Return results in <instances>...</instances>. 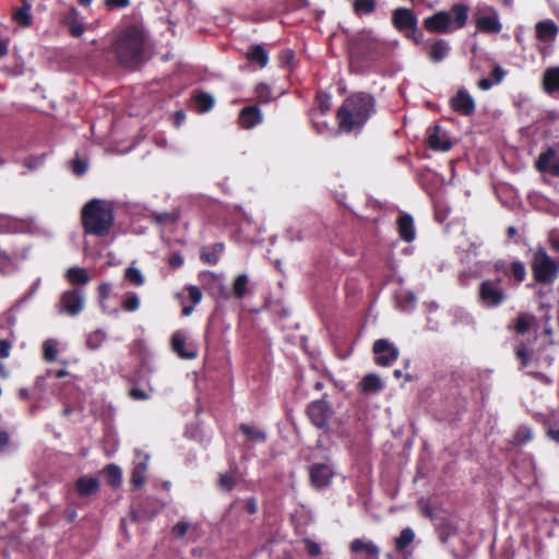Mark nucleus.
Segmentation results:
<instances>
[{
  "label": "nucleus",
  "mask_w": 559,
  "mask_h": 559,
  "mask_svg": "<svg viewBox=\"0 0 559 559\" xmlns=\"http://www.w3.org/2000/svg\"><path fill=\"white\" fill-rule=\"evenodd\" d=\"M147 45V32L142 23L135 22L118 29L111 47L120 66L136 69L144 61Z\"/></svg>",
  "instance_id": "1"
},
{
  "label": "nucleus",
  "mask_w": 559,
  "mask_h": 559,
  "mask_svg": "<svg viewBox=\"0 0 559 559\" xmlns=\"http://www.w3.org/2000/svg\"><path fill=\"white\" fill-rule=\"evenodd\" d=\"M376 100L368 93H356L344 99L336 112L338 129L343 132L359 131L374 112Z\"/></svg>",
  "instance_id": "2"
},
{
  "label": "nucleus",
  "mask_w": 559,
  "mask_h": 559,
  "mask_svg": "<svg viewBox=\"0 0 559 559\" xmlns=\"http://www.w3.org/2000/svg\"><path fill=\"white\" fill-rule=\"evenodd\" d=\"M81 222L85 234L96 237H106L110 234L115 224L112 203L93 199L82 209Z\"/></svg>",
  "instance_id": "3"
},
{
  "label": "nucleus",
  "mask_w": 559,
  "mask_h": 559,
  "mask_svg": "<svg viewBox=\"0 0 559 559\" xmlns=\"http://www.w3.org/2000/svg\"><path fill=\"white\" fill-rule=\"evenodd\" d=\"M469 8L466 3H454L449 11H438L423 21L424 28L433 34H448L466 25Z\"/></svg>",
  "instance_id": "4"
},
{
  "label": "nucleus",
  "mask_w": 559,
  "mask_h": 559,
  "mask_svg": "<svg viewBox=\"0 0 559 559\" xmlns=\"http://www.w3.org/2000/svg\"><path fill=\"white\" fill-rule=\"evenodd\" d=\"M348 51L350 58L357 62L374 61L384 55L385 44L370 32H362L348 39Z\"/></svg>",
  "instance_id": "5"
},
{
  "label": "nucleus",
  "mask_w": 559,
  "mask_h": 559,
  "mask_svg": "<svg viewBox=\"0 0 559 559\" xmlns=\"http://www.w3.org/2000/svg\"><path fill=\"white\" fill-rule=\"evenodd\" d=\"M391 23L393 27L414 44L424 40V33L418 27V17L412 9L400 7L392 11Z\"/></svg>",
  "instance_id": "6"
},
{
  "label": "nucleus",
  "mask_w": 559,
  "mask_h": 559,
  "mask_svg": "<svg viewBox=\"0 0 559 559\" xmlns=\"http://www.w3.org/2000/svg\"><path fill=\"white\" fill-rule=\"evenodd\" d=\"M532 271L536 282L551 284L559 275V264L539 247L533 255Z\"/></svg>",
  "instance_id": "7"
},
{
  "label": "nucleus",
  "mask_w": 559,
  "mask_h": 559,
  "mask_svg": "<svg viewBox=\"0 0 559 559\" xmlns=\"http://www.w3.org/2000/svg\"><path fill=\"white\" fill-rule=\"evenodd\" d=\"M325 397L326 394H323L322 399L310 402L306 407V415L317 429L330 435L332 432L330 420L334 415V409Z\"/></svg>",
  "instance_id": "8"
},
{
  "label": "nucleus",
  "mask_w": 559,
  "mask_h": 559,
  "mask_svg": "<svg viewBox=\"0 0 559 559\" xmlns=\"http://www.w3.org/2000/svg\"><path fill=\"white\" fill-rule=\"evenodd\" d=\"M478 299L486 308L501 306L507 299V294L502 287V278H487L483 281L478 286Z\"/></svg>",
  "instance_id": "9"
},
{
  "label": "nucleus",
  "mask_w": 559,
  "mask_h": 559,
  "mask_svg": "<svg viewBox=\"0 0 559 559\" xmlns=\"http://www.w3.org/2000/svg\"><path fill=\"white\" fill-rule=\"evenodd\" d=\"M85 306V293L83 288L72 287L62 293L56 305L60 313L69 317L80 314Z\"/></svg>",
  "instance_id": "10"
},
{
  "label": "nucleus",
  "mask_w": 559,
  "mask_h": 559,
  "mask_svg": "<svg viewBox=\"0 0 559 559\" xmlns=\"http://www.w3.org/2000/svg\"><path fill=\"white\" fill-rule=\"evenodd\" d=\"M130 383L132 386L130 388L128 394L132 400L145 401L150 399L153 389L150 383V372L147 370H138L135 374L130 379Z\"/></svg>",
  "instance_id": "11"
},
{
  "label": "nucleus",
  "mask_w": 559,
  "mask_h": 559,
  "mask_svg": "<svg viewBox=\"0 0 559 559\" xmlns=\"http://www.w3.org/2000/svg\"><path fill=\"white\" fill-rule=\"evenodd\" d=\"M372 352L374 354V362L381 367L392 365L400 355L399 348L385 338L377 340L373 343Z\"/></svg>",
  "instance_id": "12"
},
{
  "label": "nucleus",
  "mask_w": 559,
  "mask_h": 559,
  "mask_svg": "<svg viewBox=\"0 0 559 559\" xmlns=\"http://www.w3.org/2000/svg\"><path fill=\"white\" fill-rule=\"evenodd\" d=\"M334 476L332 467L324 463H314L309 467L310 484L313 488L321 490L326 488Z\"/></svg>",
  "instance_id": "13"
},
{
  "label": "nucleus",
  "mask_w": 559,
  "mask_h": 559,
  "mask_svg": "<svg viewBox=\"0 0 559 559\" xmlns=\"http://www.w3.org/2000/svg\"><path fill=\"white\" fill-rule=\"evenodd\" d=\"M450 107L461 116L469 117L475 114L476 105L474 98L467 91L461 88L450 99Z\"/></svg>",
  "instance_id": "14"
},
{
  "label": "nucleus",
  "mask_w": 559,
  "mask_h": 559,
  "mask_svg": "<svg viewBox=\"0 0 559 559\" xmlns=\"http://www.w3.org/2000/svg\"><path fill=\"white\" fill-rule=\"evenodd\" d=\"M427 144L432 151L448 152L452 147V142L439 124L427 129Z\"/></svg>",
  "instance_id": "15"
},
{
  "label": "nucleus",
  "mask_w": 559,
  "mask_h": 559,
  "mask_svg": "<svg viewBox=\"0 0 559 559\" xmlns=\"http://www.w3.org/2000/svg\"><path fill=\"white\" fill-rule=\"evenodd\" d=\"M170 346L173 352L181 359H194L198 356L197 348L191 344H187L186 334L180 330L171 335Z\"/></svg>",
  "instance_id": "16"
},
{
  "label": "nucleus",
  "mask_w": 559,
  "mask_h": 559,
  "mask_svg": "<svg viewBox=\"0 0 559 559\" xmlns=\"http://www.w3.org/2000/svg\"><path fill=\"white\" fill-rule=\"evenodd\" d=\"M349 551L355 556L356 559L365 557V559H379L380 549L371 540H365L362 538H355L349 544Z\"/></svg>",
  "instance_id": "17"
},
{
  "label": "nucleus",
  "mask_w": 559,
  "mask_h": 559,
  "mask_svg": "<svg viewBox=\"0 0 559 559\" xmlns=\"http://www.w3.org/2000/svg\"><path fill=\"white\" fill-rule=\"evenodd\" d=\"M263 120L259 105H250L243 107L239 111L238 123L242 129H252L260 124Z\"/></svg>",
  "instance_id": "18"
},
{
  "label": "nucleus",
  "mask_w": 559,
  "mask_h": 559,
  "mask_svg": "<svg viewBox=\"0 0 559 559\" xmlns=\"http://www.w3.org/2000/svg\"><path fill=\"white\" fill-rule=\"evenodd\" d=\"M60 22L75 38L81 37L85 31L84 24L80 21V13L73 7L62 14Z\"/></svg>",
  "instance_id": "19"
},
{
  "label": "nucleus",
  "mask_w": 559,
  "mask_h": 559,
  "mask_svg": "<svg viewBox=\"0 0 559 559\" xmlns=\"http://www.w3.org/2000/svg\"><path fill=\"white\" fill-rule=\"evenodd\" d=\"M533 328H538V319L530 312H520L512 324L508 326L509 330H513L518 335H525Z\"/></svg>",
  "instance_id": "20"
},
{
  "label": "nucleus",
  "mask_w": 559,
  "mask_h": 559,
  "mask_svg": "<svg viewBox=\"0 0 559 559\" xmlns=\"http://www.w3.org/2000/svg\"><path fill=\"white\" fill-rule=\"evenodd\" d=\"M556 156V150L548 147L545 152L540 153L535 167L540 173H549L555 177H559V162H552L551 159Z\"/></svg>",
  "instance_id": "21"
},
{
  "label": "nucleus",
  "mask_w": 559,
  "mask_h": 559,
  "mask_svg": "<svg viewBox=\"0 0 559 559\" xmlns=\"http://www.w3.org/2000/svg\"><path fill=\"white\" fill-rule=\"evenodd\" d=\"M450 50H451V47H450L448 40H445L443 38H436L427 47V55L431 62L438 63L448 57Z\"/></svg>",
  "instance_id": "22"
},
{
  "label": "nucleus",
  "mask_w": 559,
  "mask_h": 559,
  "mask_svg": "<svg viewBox=\"0 0 559 559\" xmlns=\"http://www.w3.org/2000/svg\"><path fill=\"white\" fill-rule=\"evenodd\" d=\"M399 236L405 242H412L416 238V230L412 215L403 213L397 217Z\"/></svg>",
  "instance_id": "23"
},
{
  "label": "nucleus",
  "mask_w": 559,
  "mask_h": 559,
  "mask_svg": "<svg viewBox=\"0 0 559 559\" xmlns=\"http://www.w3.org/2000/svg\"><path fill=\"white\" fill-rule=\"evenodd\" d=\"M66 280L73 286H84L91 282V276L86 269L71 266L64 274Z\"/></svg>",
  "instance_id": "24"
},
{
  "label": "nucleus",
  "mask_w": 559,
  "mask_h": 559,
  "mask_svg": "<svg viewBox=\"0 0 559 559\" xmlns=\"http://www.w3.org/2000/svg\"><path fill=\"white\" fill-rule=\"evenodd\" d=\"M224 249L225 245L223 242H216L211 248L202 247L200 252L201 262L207 265H216Z\"/></svg>",
  "instance_id": "25"
},
{
  "label": "nucleus",
  "mask_w": 559,
  "mask_h": 559,
  "mask_svg": "<svg viewBox=\"0 0 559 559\" xmlns=\"http://www.w3.org/2000/svg\"><path fill=\"white\" fill-rule=\"evenodd\" d=\"M75 488L80 497H90L98 491L99 481L95 477H80L75 481Z\"/></svg>",
  "instance_id": "26"
},
{
  "label": "nucleus",
  "mask_w": 559,
  "mask_h": 559,
  "mask_svg": "<svg viewBox=\"0 0 559 559\" xmlns=\"http://www.w3.org/2000/svg\"><path fill=\"white\" fill-rule=\"evenodd\" d=\"M476 27L481 33L498 34L502 25L496 15H484L476 20Z\"/></svg>",
  "instance_id": "27"
},
{
  "label": "nucleus",
  "mask_w": 559,
  "mask_h": 559,
  "mask_svg": "<svg viewBox=\"0 0 559 559\" xmlns=\"http://www.w3.org/2000/svg\"><path fill=\"white\" fill-rule=\"evenodd\" d=\"M246 57L250 62L259 64L260 68H265L269 63V53L262 45L250 46Z\"/></svg>",
  "instance_id": "28"
},
{
  "label": "nucleus",
  "mask_w": 559,
  "mask_h": 559,
  "mask_svg": "<svg viewBox=\"0 0 559 559\" xmlns=\"http://www.w3.org/2000/svg\"><path fill=\"white\" fill-rule=\"evenodd\" d=\"M22 1L23 5L14 10L12 17L22 27H28L33 23L32 5L26 0Z\"/></svg>",
  "instance_id": "29"
},
{
  "label": "nucleus",
  "mask_w": 559,
  "mask_h": 559,
  "mask_svg": "<svg viewBox=\"0 0 559 559\" xmlns=\"http://www.w3.org/2000/svg\"><path fill=\"white\" fill-rule=\"evenodd\" d=\"M383 390V383L381 379L374 374H366L360 382V391L365 394L378 393Z\"/></svg>",
  "instance_id": "30"
},
{
  "label": "nucleus",
  "mask_w": 559,
  "mask_h": 559,
  "mask_svg": "<svg viewBox=\"0 0 559 559\" xmlns=\"http://www.w3.org/2000/svg\"><path fill=\"white\" fill-rule=\"evenodd\" d=\"M535 28L539 40L554 39L558 34V26L552 21L538 22Z\"/></svg>",
  "instance_id": "31"
},
{
  "label": "nucleus",
  "mask_w": 559,
  "mask_h": 559,
  "mask_svg": "<svg viewBox=\"0 0 559 559\" xmlns=\"http://www.w3.org/2000/svg\"><path fill=\"white\" fill-rule=\"evenodd\" d=\"M513 349L515 358L520 362V368H526L533 359L534 350L530 348L523 341H520L518 344H515Z\"/></svg>",
  "instance_id": "32"
},
{
  "label": "nucleus",
  "mask_w": 559,
  "mask_h": 559,
  "mask_svg": "<svg viewBox=\"0 0 559 559\" xmlns=\"http://www.w3.org/2000/svg\"><path fill=\"white\" fill-rule=\"evenodd\" d=\"M192 100L197 110L201 114L210 111L215 104L213 96L202 91L195 92L192 96Z\"/></svg>",
  "instance_id": "33"
},
{
  "label": "nucleus",
  "mask_w": 559,
  "mask_h": 559,
  "mask_svg": "<svg viewBox=\"0 0 559 559\" xmlns=\"http://www.w3.org/2000/svg\"><path fill=\"white\" fill-rule=\"evenodd\" d=\"M544 88L547 93L559 91V67L546 70L543 78Z\"/></svg>",
  "instance_id": "34"
},
{
  "label": "nucleus",
  "mask_w": 559,
  "mask_h": 559,
  "mask_svg": "<svg viewBox=\"0 0 559 559\" xmlns=\"http://www.w3.org/2000/svg\"><path fill=\"white\" fill-rule=\"evenodd\" d=\"M239 430L249 441L259 443H263L266 441V433L254 426H250L248 424H240Z\"/></svg>",
  "instance_id": "35"
},
{
  "label": "nucleus",
  "mask_w": 559,
  "mask_h": 559,
  "mask_svg": "<svg viewBox=\"0 0 559 559\" xmlns=\"http://www.w3.org/2000/svg\"><path fill=\"white\" fill-rule=\"evenodd\" d=\"M147 460V457L145 459ZM146 469H147V463L146 461L144 462H140L139 464L135 465V467L133 468L132 473H131V479H130V483L131 485L135 488V489H139L141 488L144 484H145V474H146Z\"/></svg>",
  "instance_id": "36"
},
{
  "label": "nucleus",
  "mask_w": 559,
  "mask_h": 559,
  "mask_svg": "<svg viewBox=\"0 0 559 559\" xmlns=\"http://www.w3.org/2000/svg\"><path fill=\"white\" fill-rule=\"evenodd\" d=\"M377 9V0H354L353 11L357 16L370 15Z\"/></svg>",
  "instance_id": "37"
},
{
  "label": "nucleus",
  "mask_w": 559,
  "mask_h": 559,
  "mask_svg": "<svg viewBox=\"0 0 559 559\" xmlns=\"http://www.w3.org/2000/svg\"><path fill=\"white\" fill-rule=\"evenodd\" d=\"M236 471L237 468L229 473L219 474L217 479V487L224 491H233L237 486Z\"/></svg>",
  "instance_id": "38"
},
{
  "label": "nucleus",
  "mask_w": 559,
  "mask_h": 559,
  "mask_svg": "<svg viewBox=\"0 0 559 559\" xmlns=\"http://www.w3.org/2000/svg\"><path fill=\"white\" fill-rule=\"evenodd\" d=\"M414 538L415 533L411 527L403 528L399 537L395 538V549L402 552L414 542Z\"/></svg>",
  "instance_id": "39"
},
{
  "label": "nucleus",
  "mask_w": 559,
  "mask_h": 559,
  "mask_svg": "<svg viewBox=\"0 0 559 559\" xmlns=\"http://www.w3.org/2000/svg\"><path fill=\"white\" fill-rule=\"evenodd\" d=\"M104 472L106 475L107 484L109 486H111V487L120 486L122 473H121V469L117 465L109 464L105 467Z\"/></svg>",
  "instance_id": "40"
},
{
  "label": "nucleus",
  "mask_w": 559,
  "mask_h": 559,
  "mask_svg": "<svg viewBox=\"0 0 559 559\" xmlns=\"http://www.w3.org/2000/svg\"><path fill=\"white\" fill-rule=\"evenodd\" d=\"M509 278H513L515 284H521L526 277V269L523 262L513 261L510 263Z\"/></svg>",
  "instance_id": "41"
},
{
  "label": "nucleus",
  "mask_w": 559,
  "mask_h": 559,
  "mask_svg": "<svg viewBox=\"0 0 559 559\" xmlns=\"http://www.w3.org/2000/svg\"><path fill=\"white\" fill-rule=\"evenodd\" d=\"M111 284L107 282L100 283L97 287V300L103 312H108L106 304L111 294Z\"/></svg>",
  "instance_id": "42"
},
{
  "label": "nucleus",
  "mask_w": 559,
  "mask_h": 559,
  "mask_svg": "<svg viewBox=\"0 0 559 559\" xmlns=\"http://www.w3.org/2000/svg\"><path fill=\"white\" fill-rule=\"evenodd\" d=\"M58 356V342L49 338L43 344V357L47 362H53Z\"/></svg>",
  "instance_id": "43"
},
{
  "label": "nucleus",
  "mask_w": 559,
  "mask_h": 559,
  "mask_svg": "<svg viewBox=\"0 0 559 559\" xmlns=\"http://www.w3.org/2000/svg\"><path fill=\"white\" fill-rule=\"evenodd\" d=\"M107 335L103 330H95L87 335L86 346L92 350L98 349L104 344Z\"/></svg>",
  "instance_id": "44"
},
{
  "label": "nucleus",
  "mask_w": 559,
  "mask_h": 559,
  "mask_svg": "<svg viewBox=\"0 0 559 559\" xmlns=\"http://www.w3.org/2000/svg\"><path fill=\"white\" fill-rule=\"evenodd\" d=\"M248 276L246 274H239L233 283V293L237 299H242L247 293Z\"/></svg>",
  "instance_id": "45"
},
{
  "label": "nucleus",
  "mask_w": 559,
  "mask_h": 559,
  "mask_svg": "<svg viewBox=\"0 0 559 559\" xmlns=\"http://www.w3.org/2000/svg\"><path fill=\"white\" fill-rule=\"evenodd\" d=\"M151 219L156 224H175L179 219V214L177 212H153L151 214Z\"/></svg>",
  "instance_id": "46"
},
{
  "label": "nucleus",
  "mask_w": 559,
  "mask_h": 559,
  "mask_svg": "<svg viewBox=\"0 0 559 559\" xmlns=\"http://www.w3.org/2000/svg\"><path fill=\"white\" fill-rule=\"evenodd\" d=\"M316 110L321 115H325L331 109V97L324 92H318L314 98Z\"/></svg>",
  "instance_id": "47"
},
{
  "label": "nucleus",
  "mask_w": 559,
  "mask_h": 559,
  "mask_svg": "<svg viewBox=\"0 0 559 559\" xmlns=\"http://www.w3.org/2000/svg\"><path fill=\"white\" fill-rule=\"evenodd\" d=\"M140 305L141 302L139 296L135 293L130 292L126 294L121 307L127 312H134L139 310Z\"/></svg>",
  "instance_id": "48"
},
{
  "label": "nucleus",
  "mask_w": 559,
  "mask_h": 559,
  "mask_svg": "<svg viewBox=\"0 0 559 559\" xmlns=\"http://www.w3.org/2000/svg\"><path fill=\"white\" fill-rule=\"evenodd\" d=\"M124 280L130 282L134 286H142L145 282L141 271L136 267L129 266L124 271Z\"/></svg>",
  "instance_id": "49"
},
{
  "label": "nucleus",
  "mask_w": 559,
  "mask_h": 559,
  "mask_svg": "<svg viewBox=\"0 0 559 559\" xmlns=\"http://www.w3.org/2000/svg\"><path fill=\"white\" fill-rule=\"evenodd\" d=\"M259 103L267 104L272 99V90L266 83H259L254 88Z\"/></svg>",
  "instance_id": "50"
},
{
  "label": "nucleus",
  "mask_w": 559,
  "mask_h": 559,
  "mask_svg": "<svg viewBox=\"0 0 559 559\" xmlns=\"http://www.w3.org/2000/svg\"><path fill=\"white\" fill-rule=\"evenodd\" d=\"M513 439L516 444H524L533 439V435L530 428L521 427L514 433Z\"/></svg>",
  "instance_id": "51"
},
{
  "label": "nucleus",
  "mask_w": 559,
  "mask_h": 559,
  "mask_svg": "<svg viewBox=\"0 0 559 559\" xmlns=\"http://www.w3.org/2000/svg\"><path fill=\"white\" fill-rule=\"evenodd\" d=\"M130 5V0H104V7L108 11L126 9Z\"/></svg>",
  "instance_id": "52"
},
{
  "label": "nucleus",
  "mask_w": 559,
  "mask_h": 559,
  "mask_svg": "<svg viewBox=\"0 0 559 559\" xmlns=\"http://www.w3.org/2000/svg\"><path fill=\"white\" fill-rule=\"evenodd\" d=\"M44 159H45L44 154L39 155V156L31 155L25 158L24 166L27 167L29 170H34L44 163Z\"/></svg>",
  "instance_id": "53"
},
{
  "label": "nucleus",
  "mask_w": 559,
  "mask_h": 559,
  "mask_svg": "<svg viewBox=\"0 0 559 559\" xmlns=\"http://www.w3.org/2000/svg\"><path fill=\"white\" fill-rule=\"evenodd\" d=\"M186 289L188 292L189 298L192 301L193 306L198 305L202 299L201 289L194 285H189V286H187Z\"/></svg>",
  "instance_id": "54"
},
{
  "label": "nucleus",
  "mask_w": 559,
  "mask_h": 559,
  "mask_svg": "<svg viewBox=\"0 0 559 559\" xmlns=\"http://www.w3.org/2000/svg\"><path fill=\"white\" fill-rule=\"evenodd\" d=\"M305 546H306L307 554L310 557H318L321 554L320 545L318 543L313 542L312 539H309V538L306 539Z\"/></svg>",
  "instance_id": "55"
},
{
  "label": "nucleus",
  "mask_w": 559,
  "mask_h": 559,
  "mask_svg": "<svg viewBox=\"0 0 559 559\" xmlns=\"http://www.w3.org/2000/svg\"><path fill=\"white\" fill-rule=\"evenodd\" d=\"M185 259L179 252H173L168 258V264L173 269H179L183 265Z\"/></svg>",
  "instance_id": "56"
},
{
  "label": "nucleus",
  "mask_w": 559,
  "mask_h": 559,
  "mask_svg": "<svg viewBox=\"0 0 559 559\" xmlns=\"http://www.w3.org/2000/svg\"><path fill=\"white\" fill-rule=\"evenodd\" d=\"M189 527H190L189 523H187V522H178L173 527V534L176 537L181 538V537H183L187 534Z\"/></svg>",
  "instance_id": "57"
},
{
  "label": "nucleus",
  "mask_w": 559,
  "mask_h": 559,
  "mask_svg": "<svg viewBox=\"0 0 559 559\" xmlns=\"http://www.w3.org/2000/svg\"><path fill=\"white\" fill-rule=\"evenodd\" d=\"M490 74V80L493 82V84H499L504 79L506 71L500 66H495Z\"/></svg>",
  "instance_id": "58"
},
{
  "label": "nucleus",
  "mask_w": 559,
  "mask_h": 559,
  "mask_svg": "<svg viewBox=\"0 0 559 559\" xmlns=\"http://www.w3.org/2000/svg\"><path fill=\"white\" fill-rule=\"evenodd\" d=\"M86 169L87 164L84 160L76 158L72 162V171L75 175L81 176L86 171Z\"/></svg>",
  "instance_id": "59"
},
{
  "label": "nucleus",
  "mask_w": 559,
  "mask_h": 559,
  "mask_svg": "<svg viewBox=\"0 0 559 559\" xmlns=\"http://www.w3.org/2000/svg\"><path fill=\"white\" fill-rule=\"evenodd\" d=\"M495 272L502 273L504 276H509L510 264L506 260H498L493 264Z\"/></svg>",
  "instance_id": "60"
},
{
  "label": "nucleus",
  "mask_w": 559,
  "mask_h": 559,
  "mask_svg": "<svg viewBox=\"0 0 559 559\" xmlns=\"http://www.w3.org/2000/svg\"><path fill=\"white\" fill-rule=\"evenodd\" d=\"M12 347V344L8 340H1L0 341V358L4 359L10 356V349Z\"/></svg>",
  "instance_id": "61"
},
{
  "label": "nucleus",
  "mask_w": 559,
  "mask_h": 559,
  "mask_svg": "<svg viewBox=\"0 0 559 559\" xmlns=\"http://www.w3.org/2000/svg\"><path fill=\"white\" fill-rule=\"evenodd\" d=\"M245 510L249 514H255L258 512V504L255 498L251 497L245 501Z\"/></svg>",
  "instance_id": "62"
},
{
  "label": "nucleus",
  "mask_w": 559,
  "mask_h": 559,
  "mask_svg": "<svg viewBox=\"0 0 559 559\" xmlns=\"http://www.w3.org/2000/svg\"><path fill=\"white\" fill-rule=\"evenodd\" d=\"M46 378L47 377H37L35 379V383H34V386H33V391L35 393L41 394L44 392L45 385H46Z\"/></svg>",
  "instance_id": "63"
},
{
  "label": "nucleus",
  "mask_w": 559,
  "mask_h": 559,
  "mask_svg": "<svg viewBox=\"0 0 559 559\" xmlns=\"http://www.w3.org/2000/svg\"><path fill=\"white\" fill-rule=\"evenodd\" d=\"M10 38L0 36V59L9 53Z\"/></svg>",
  "instance_id": "64"
}]
</instances>
